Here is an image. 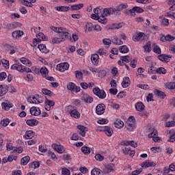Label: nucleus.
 <instances>
[{
	"label": "nucleus",
	"mask_w": 175,
	"mask_h": 175,
	"mask_svg": "<svg viewBox=\"0 0 175 175\" xmlns=\"http://www.w3.org/2000/svg\"><path fill=\"white\" fill-rule=\"evenodd\" d=\"M136 128V120L135 117L130 116L125 124V129L128 131V132H133V130Z\"/></svg>",
	"instance_id": "obj_1"
},
{
	"label": "nucleus",
	"mask_w": 175,
	"mask_h": 175,
	"mask_svg": "<svg viewBox=\"0 0 175 175\" xmlns=\"http://www.w3.org/2000/svg\"><path fill=\"white\" fill-rule=\"evenodd\" d=\"M24 35V31L21 30H15L12 33V36L14 40H18Z\"/></svg>",
	"instance_id": "obj_12"
},
{
	"label": "nucleus",
	"mask_w": 175,
	"mask_h": 175,
	"mask_svg": "<svg viewBox=\"0 0 175 175\" xmlns=\"http://www.w3.org/2000/svg\"><path fill=\"white\" fill-rule=\"evenodd\" d=\"M55 10H57V12H69V10H70V7H69V6H57L55 8Z\"/></svg>",
	"instance_id": "obj_27"
},
{
	"label": "nucleus",
	"mask_w": 175,
	"mask_h": 175,
	"mask_svg": "<svg viewBox=\"0 0 175 175\" xmlns=\"http://www.w3.org/2000/svg\"><path fill=\"white\" fill-rule=\"evenodd\" d=\"M164 87L167 90H175V81L174 82H167L164 84Z\"/></svg>",
	"instance_id": "obj_31"
},
{
	"label": "nucleus",
	"mask_w": 175,
	"mask_h": 175,
	"mask_svg": "<svg viewBox=\"0 0 175 175\" xmlns=\"http://www.w3.org/2000/svg\"><path fill=\"white\" fill-rule=\"evenodd\" d=\"M112 42L113 44H117L118 46L123 44L124 43L122 40H121V39H119L118 37H113V38L112 39Z\"/></svg>",
	"instance_id": "obj_44"
},
{
	"label": "nucleus",
	"mask_w": 175,
	"mask_h": 175,
	"mask_svg": "<svg viewBox=\"0 0 175 175\" xmlns=\"http://www.w3.org/2000/svg\"><path fill=\"white\" fill-rule=\"evenodd\" d=\"M104 13V16H111V14H114L115 16H118V14H117V8H105L103 10Z\"/></svg>",
	"instance_id": "obj_7"
},
{
	"label": "nucleus",
	"mask_w": 175,
	"mask_h": 175,
	"mask_svg": "<svg viewBox=\"0 0 175 175\" xmlns=\"http://www.w3.org/2000/svg\"><path fill=\"white\" fill-rule=\"evenodd\" d=\"M1 63L3 64L5 69H9V61L5 59H1Z\"/></svg>",
	"instance_id": "obj_57"
},
{
	"label": "nucleus",
	"mask_w": 175,
	"mask_h": 175,
	"mask_svg": "<svg viewBox=\"0 0 175 175\" xmlns=\"http://www.w3.org/2000/svg\"><path fill=\"white\" fill-rule=\"evenodd\" d=\"M62 175H70V171L68 168H62Z\"/></svg>",
	"instance_id": "obj_60"
},
{
	"label": "nucleus",
	"mask_w": 175,
	"mask_h": 175,
	"mask_svg": "<svg viewBox=\"0 0 175 175\" xmlns=\"http://www.w3.org/2000/svg\"><path fill=\"white\" fill-rule=\"evenodd\" d=\"M105 110L106 105H105V104H99L96 107V113L98 116H102V114H104Z\"/></svg>",
	"instance_id": "obj_8"
},
{
	"label": "nucleus",
	"mask_w": 175,
	"mask_h": 175,
	"mask_svg": "<svg viewBox=\"0 0 175 175\" xmlns=\"http://www.w3.org/2000/svg\"><path fill=\"white\" fill-rule=\"evenodd\" d=\"M131 150V147L129 146H126L122 149L123 153H124L125 155H129Z\"/></svg>",
	"instance_id": "obj_55"
},
{
	"label": "nucleus",
	"mask_w": 175,
	"mask_h": 175,
	"mask_svg": "<svg viewBox=\"0 0 175 175\" xmlns=\"http://www.w3.org/2000/svg\"><path fill=\"white\" fill-rule=\"evenodd\" d=\"M156 72L159 75H166V69H165V68L163 67H160L157 68Z\"/></svg>",
	"instance_id": "obj_53"
},
{
	"label": "nucleus",
	"mask_w": 175,
	"mask_h": 175,
	"mask_svg": "<svg viewBox=\"0 0 175 175\" xmlns=\"http://www.w3.org/2000/svg\"><path fill=\"white\" fill-rule=\"evenodd\" d=\"M26 124L29 125V126H36V125L39 124V121L36 119H29L26 121Z\"/></svg>",
	"instance_id": "obj_24"
},
{
	"label": "nucleus",
	"mask_w": 175,
	"mask_h": 175,
	"mask_svg": "<svg viewBox=\"0 0 175 175\" xmlns=\"http://www.w3.org/2000/svg\"><path fill=\"white\" fill-rule=\"evenodd\" d=\"M29 156H25V157L21 159V165L23 166H25L26 165H28V162H29Z\"/></svg>",
	"instance_id": "obj_47"
},
{
	"label": "nucleus",
	"mask_w": 175,
	"mask_h": 175,
	"mask_svg": "<svg viewBox=\"0 0 175 175\" xmlns=\"http://www.w3.org/2000/svg\"><path fill=\"white\" fill-rule=\"evenodd\" d=\"M38 48L39 49L40 51H41V53H49V51L46 47V45L43 44H39Z\"/></svg>",
	"instance_id": "obj_45"
},
{
	"label": "nucleus",
	"mask_w": 175,
	"mask_h": 175,
	"mask_svg": "<svg viewBox=\"0 0 175 175\" xmlns=\"http://www.w3.org/2000/svg\"><path fill=\"white\" fill-rule=\"evenodd\" d=\"M19 61L23 64V65H26V66H32V62H30L29 59H28L26 57H21L20 58Z\"/></svg>",
	"instance_id": "obj_25"
},
{
	"label": "nucleus",
	"mask_w": 175,
	"mask_h": 175,
	"mask_svg": "<svg viewBox=\"0 0 175 175\" xmlns=\"http://www.w3.org/2000/svg\"><path fill=\"white\" fill-rule=\"evenodd\" d=\"M81 152L85 154V155H89V154H91V148L88 146H83L81 148Z\"/></svg>",
	"instance_id": "obj_38"
},
{
	"label": "nucleus",
	"mask_w": 175,
	"mask_h": 175,
	"mask_svg": "<svg viewBox=\"0 0 175 175\" xmlns=\"http://www.w3.org/2000/svg\"><path fill=\"white\" fill-rule=\"evenodd\" d=\"M148 136L149 138L152 137L153 142H158L159 140V137L157 135V131H153V132L148 134Z\"/></svg>",
	"instance_id": "obj_32"
},
{
	"label": "nucleus",
	"mask_w": 175,
	"mask_h": 175,
	"mask_svg": "<svg viewBox=\"0 0 175 175\" xmlns=\"http://www.w3.org/2000/svg\"><path fill=\"white\" fill-rule=\"evenodd\" d=\"M114 125H115V127L118 128V129L121 128H124V122L120 119H118L114 122Z\"/></svg>",
	"instance_id": "obj_33"
},
{
	"label": "nucleus",
	"mask_w": 175,
	"mask_h": 175,
	"mask_svg": "<svg viewBox=\"0 0 175 175\" xmlns=\"http://www.w3.org/2000/svg\"><path fill=\"white\" fill-rule=\"evenodd\" d=\"M114 167H115L114 164L111 163L105 166L103 172L104 173H106V174L111 173V172L114 170Z\"/></svg>",
	"instance_id": "obj_19"
},
{
	"label": "nucleus",
	"mask_w": 175,
	"mask_h": 175,
	"mask_svg": "<svg viewBox=\"0 0 175 175\" xmlns=\"http://www.w3.org/2000/svg\"><path fill=\"white\" fill-rule=\"evenodd\" d=\"M56 69L59 72H65V70L69 69V64L68 62L60 63L57 65Z\"/></svg>",
	"instance_id": "obj_9"
},
{
	"label": "nucleus",
	"mask_w": 175,
	"mask_h": 175,
	"mask_svg": "<svg viewBox=\"0 0 175 175\" xmlns=\"http://www.w3.org/2000/svg\"><path fill=\"white\" fill-rule=\"evenodd\" d=\"M6 77H8V75H6V72H3L0 73V81H3V80H5V79H6Z\"/></svg>",
	"instance_id": "obj_64"
},
{
	"label": "nucleus",
	"mask_w": 175,
	"mask_h": 175,
	"mask_svg": "<svg viewBox=\"0 0 175 175\" xmlns=\"http://www.w3.org/2000/svg\"><path fill=\"white\" fill-rule=\"evenodd\" d=\"M35 2H36V0H23L22 3L25 6H27L28 8H32V6H33V4L32 3H35Z\"/></svg>",
	"instance_id": "obj_26"
},
{
	"label": "nucleus",
	"mask_w": 175,
	"mask_h": 175,
	"mask_svg": "<svg viewBox=\"0 0 175 175\" xmlns=\"http://www.w3.org/2000/svg\"><path fill=\"white\" fill-rule=\"evenodd\" d=\"M121 61H123V62H126V64H128V62H130V61H131L132 58L131 57H129V55H126V56H122L120 57Z\"/></svg>",
	"instance_id": "obj_52"
},
{
	"label": "nucleus",
	"mask_w": 175,
	"mask_h": 175,
	"mask_svg": "<svg viewBox=\"0 0 175 175\" xmlns=\"http://www.w3.org/2000/svg\"><path fill=\"white\" fill-rule=\"evenodd\" d=\"M124 9H128V3H121L116 7L118 16H120V12L124 10Z\"/></svg>",
	"instance_id": "obj_23"
},
{
	"label": "nucleus",
	"mask_w": 175,
	"mask_h": 175,
	"mask_svg": "<svg viewBox=\"0 0 175 175\" xmlns=\"http://www.w3.org/2000/svg\"><path fill=\"white\" fill-rule=\"evenodd\" d=\"M94 157L98 162H102V161L105 159V157L102 156L100 154H96Z\"/></svg>",
	"instance_id": "obj_54"
},
{
	"label": "nucleus",
	"mask_w": 175,
	"mask_h": 175,
	"mask_svg": "<svg viewBox=\"0 0 175 175\" xmlns=\"http://www.w3.org/2000/svg\"><path fill=\"white\" fill-rule=\"evenodd\" d=\"M144 49L145 50V53H150V51H151V42H146V44L144 46Z\"/></svg>",
	"instance_id": "obj_50"
},
{
	"label": "nucleus",
	"mask_w": 175,
	"mask_h": 175,
	"mask_svg": "<svg viewBox=\"0 0 175 175\" xmlns=\"http://www.w3.org/2000/svg\"><path fill=\"white\" fill-rule=\"evenodd\" d=\"M8 92L6 86L0 85V96H3Z\"/></svg>",
	"instance_id": "obj_49"
},
{
	"label": "nucleus",
	"mask_w": 175,
	"mask_h": 175,
	"mask_svg": "<svg viewBox=\"0 0 175 175\" xmlns=\"http://www.w3.org/2000/svg\"><path fill=\"white\" fill-rule=\"evenodd\" d=\"M93 94L100 99H105L106 98V92L103 90H100L99 88H94L93 89Z\"/></svg>",
	"instance_id": "obj_5"
},
{
	"label": "nucleus",
	"mask_w": 175,
	"mask_h": 175,
	"mask_svg": "<svg viewBox=\"0 0 175 175\" xmlns=\"http://www.w3.org/2000/svg\"><path fill=\"white\" fill-rule=\"evenodd\" d=\"M153 51L156 54H161V48L157 45H154Z\"/></svg>",
	"instance_id": "obj_56"
},
{
	"label": "nucleus",
	"mask_w": 175,
	"mask_h": 175,
	"mask_svg": "<svg viewBox=\"0 0 175 175\" xmlns=\"http://www.w3.org/2000/svg\"><path fill=\"white\" fill-rule=\"evenodd\" d=\"M170 138L168 139V142H170L171 143H173V142H175V132L174 130H170Z\"/></svg>",
	"instance_id": "obj_46"
},
{
	"label": "nucleus",
	"mask_w": 175,
	"mask_h": 175,
	"mask_svg": "<svg viewBox=\"0 0 175 175\" xmlns=\"http://www.w3.org/2000/svg\"><path fill=\"white\" fill-rule=\"evenodd\" d=\"M135 107L137 111H143L144 110L145 106H144V104H143V103L138 102V103H135Z\"/></svg>",
	"instance_id": "obj_28"
},
{
	"label": "nucleus",
	"mask_w": 175,
	"mask_h": 175,
	"mask_svg": "<svg viewBox=\"0 0 175 175\" xmlns=\"http://www.w3.org/2000/svg\"><path fill=\"white\" fill-rule=\"evenodd\" d=\"M50 28L52 31H54V32L61 33V36H64V38H70L69 33H68V31H65V30L62 27L58 28L54 26H51Z\"/></svg>",
	"instance_id": "obj_3"
},
{
	"label": "nucleus",
	"mask_w": 175,
	"mask_h": 175,
	"mask_svg": "<svg viewBox=\"0 0 175 175\" xmlns=\"http://www.w3.org/2000/svg\"><path fill=\"white\" fill-rule=\"evenodd\" d=\"M98 23H101V24H106L107 23V18L105 17L104 14H101L98 18L97 19Z\"/></svg>",
	"instance_id": "obj_36"
},
{
	"label": "nucleus",
	"mask_w": 175,
	"mask_h": 175,
	"mask_svg": "<svg viewBox=\"0 0 175 175\" xmlns=\"http://www.w3.org/2000/svg\"><path fill=\"white\" fill-rule=\"evenodd\" d=\"M82 100H83L85 103H92V102H94V98L90 96V95L85 94L83 95Z\"/></svg>",
	"instance_id": "obj_22"
},
{
	"label": "nucleus",
	"mask_w": 175,
	"mask_h": 175,
	"mask_svg": "<svg viewBox=\"0 0 175 175\" xmlns=\"http://www.w3.org/2000/svg\"><path fill=\"white\" fill-rule=\"evenodd\" d=\"M130 13H133V12H136V13H143L144 10L140 7H134L132 10H129Z\"/></svg>",
	"instance_id": "obj_48"
},
{
	"label": "nucleus",
	"mask_w": 175,
	"mask_h": 175,
	"mask_svg": "<svg viewBox=\"0 0 175 175\" xmlns=\"http://www.w3.org/2000/svg\"><path fill=\"white\" fill-rule=\"evenodd\" d=\"M91 61L93 65L97 66V65L99 64V55L96 53L92 55Z\"/></svg>",
	"instance_id": "obj_21"
},
{
	"label": "nucleus",
	"mask_w": 175,
	"mask_h": 175,
	"mask_svg": "<svg viewBox=\"0 0 175 175\" xmlns=\"http://www.w3.org/2000/svg\"><path fill=\"white\" fill-rule=\"evenodd\" d=\"M67 90L68 91H71L72 94H77V92H80V87L76 85V84L73 82H70L67 84Z\"/></svg>",
	"instance_id": "obj_4"
},
{
	"label": "nucleus",
	"mask_w": 175,
	"mask_h": 175,
	"mask_svg": "<svg viewBox=\"0 0 175 175\" xmlns=\"http://www.w3.org/2000/svg\"><path fill=\"white\" fill-rule=\"evenodd\" d=\"M103 132L108 136L109 137H111L113 136V133H114V131H113V129L110 126H105L103 129Z\"/></svg>",
	"instance_id": "obj_20"
},
{
	"label": "nucleus",
	"mask_w": 175,
	"mask_h": 175,
	"mask_svg": "<svg viewBox=\"0 0 175 175\" xmlns=\"http://www.w3.org/2000/svg\"><path fill=\"white\" fill-rule=\"evenodd\" d=\"M75 73L77 79H79V80H81V79H83V72L77 70L75 72Z\"/></svg>",
	"instance_id": "obj_58"
},
{
	"label": "nucleus",
	"mask_w": 175,
	"mask_h": 175,
	"mask_svg": "<svg viewBox=\"0 0 175 175\" xmlns=\"http://www.w3.org/2000/svg\"><path fill=\"white\" fill-rule=\"evenodd\" d=\"M133 42H143L146 39V33L143 32L135 33L132 38Z\"/></svg>",
	"instance_id": "obj_6"
},
{
	"label": "nucleus",
	"mask_w": 175,
	"mask_h": 175,
	"mask_svg": "<svg viewBox=\"0 0 175 175\" xmlns=\"http://www.w3.org/2000/svg\"><path fill=\"white\" fill-rule=\"evenodd\" d=\"M155 70H157V68L155 67H153L152 66H151L148 68V73H149V75H154V72H155Z\"/></svg>",
	"instance_id": "obj_63"
},
{
	"label": "nucleus",
	"mask_w": 175,
	"mask_h": 175,
	"mask_svg": "<svg viewBox=\"0 0 175 175\" xmlns=\"http://www.w3.org/2000/svg\"><path fill=\"white\" fill-rule=\"evenodd\" d=\"M84 8L83 3H79L78 5H71V10H80L81 9H83Z\"/></svg>",
	"instance_id": "obj_42"
},
{
	"label": "nucleus",
	"mask_w": 175,
	"mask_h": 175,
	"mask_svg": "<svg viewBox=\"0 0 175 175\" xmlns=\"http://www.w3.org/2000/svg\"><path fill=\"white\" fill-rule=\"evenodd\" d=\"M9 124H10V119L9 118H4L0 122V124L1 125V126H3L4 128L8 126Z\"/></svg>",
	"instance_id": "obj_43"
},
{
	"label": "nucleus",
	"mask_w": 175,
	"mask_h": 175,
	"mask_svg": "<svg viewBox=\"0 0 175 175\" xmlns=\"http://www.w3.org/2000/svg\"><path fill=\"white\" fill-rule=\"evenodd\" d=\"M42 92L44 95H49V96H51V94H53L51 90L47 89H42Z\"/></svg>",
	"instance_id": "obj_59"
},
{
	"label": "nucleus",
	"mask_w": 175,
	"mask_h": 175,
	"mask_svg": "<svg viewBox=\"0 0 175 175\" xmlns=\"http://www.w3.org/2000/svg\"><path fill=\"white\" fill-rule=\"evenodd\" d=\"M85 27H86V29L89 32H91V31H92V28H94V25H92V23H87Z\"/></svg>",
	"instance_id": "obj_62"
},
{
	"label": "nucleus",
	"mask_w": 175,
	"mask_h": 175,
	"mask_svg": "<svg viewBox=\"0 0 175 175\" xmlns=\"http://www.w3.org/2000/svg\"><path fill=\"white\" fill-rule=\"evenodd\" d=\"M129 84H131V81L129 80V77H124L122 82V87H123V88H126L127 87H129Z\"/></svg>",
	"instance_id": "obj_29"
},
{
	"label": "nucleus",
	"mask_w": 175,
	"mask_h": 175,
	"mask_svg": "<svg viewBox=\"0 0 175 175\" xmlns=\"http://www.w3.org/2000/svg\"><path fill=\"white\" fill-rule=\"evenodd\" d=\"M78 133L81 135L83 137H85V133L86 132H88V128L83 126V125H78Z\"/></svg>",
	"instance_id": "obj_11"
},
{
	"label": "nucleus",
	"mask_w": 175,
	"mask_h": 175,
	"mask_svg": "<svg viewBox=\"0 0 175 175\" xmlns=\"http://www.w3.org/2000/svg\"><path fill=\"white\" fill-rule=\"evenodd\" d=\"M52 147L59 154H62L65 151V148H64V146L62 145H58L57 144H52Z\"/></svg>",
	"instance_id": "obj_15"
},
{
	"label": "nucleus",
	"mask_w": 175,
	"mask_h": 175,
	"mask_svg": "<svg viewBox=\"0 0 175 175\" xmlns=\"http://www.w3.org/2000/svg\"><path fill=\"white\" fill-rule=\"evenodd\" d=\"M1 107L4 110H10L13 107V104L8 103H1Z\"/></svg>",
	"instance_id": "obj_37"
},
{
	"label": "nucleus",
	"mask_w": 175,
	"mask_h": 175,
	"mask_svg": "<svg viewBox=\"0 0 175 175\" xmlns=\"http://www.w3.org/2000/svg\"><path fill=\"white\" fill-rule=\"evenodd\" d=\"M119 51L122 54H126L129 51V48L126 45L120 46L119 48Z\"/></svg>",
	"instance_id": "obj_40"
},
{
	"label": "nucleus",
	"mask_w": 175,
	"mask_h": 175,
	"mask_svg": "<svg viewBox=\"0 0 175 175\" xmlns=\"http://www.w3.org/2000/svg\"><path fill=\"white\" fill-rule=\"evenodd\" d=\"M98 55H109V53H107V51H106L105 49H100L98 51Z\"/></svg>",
	"instance_id": "obj_51"
},
{
	"label": "nucleus",
	"mask_w": 175,
	"mask_h": 175,
	"mask_svg": "<svg viewBox=\"0 0 175 175\" xmlns=\"http://www.w3.org/2000/svg\"><path fill=\"white\" fill-rule=\"evenodd\" d=\"M21 24L20 23L17 22H12L11 23H8L6 25L7 29H16V28H18V27H21Z\"/></svg>",
	"instance_id": "obj_17"
},
{
	"label": "nucleus",
	"mask_w": 175,
	"mask_h": 175,
	"mask_svg": "<svg viewBox=\"0 0 175 175\" xmlns=\"http://www.w3.org/2000/svg\"><path fill=\"white\" fill-rule=\"evenodd\" d=\"M55 103L53 100H50L49 99H46L45 101V109L47 111H50L51 110V107L55 106Z\"/></svg>",
	"instance_id": "obj_18"
},
{
	"label": "nucleus",
	"mask_w": 175,
	"mask_h": 175,
	"mask_svg": "<svg viewBox=\"0 0 175 175\" xmlns=\"http://www.w3.org/2000/svg\"><path fill=\"white\" fill-rule=\"evenodd\" d=\"M40 72L43 77H47L49 76V70L46 67L41 68Z\"/></svg>",
	"instance_id": "obj_35"
},
{
	"label": "nucleus",
	"mask_w": 175,
	"mask_h": 175,
	"mask_svg": "<svg viewBox=\"0 0 175 175\" xmlns=\"http://www.w3.org/2000/svg\"><path fill=\"white\" fill-rule=\"evenodd\" d=\"M157 165L154 161H150V160H146L145 162H143L142 163V167H145L147 169V167H154Z\"/></svg>",
	"instance_id": "obj_16"
},
{
	"label": "nucleus",
	"mask_w": 175,
	"mask_h": 175,
	"mask_svg": "<svg viewBox=\"0 0 175 175\" xmlns=\"http://www.w3.org/2000/svg\"><path fill=\"white\" fill-rule=\"evenodd\" d=\"M154 92V94L157 96H159L161 99H165L166 98V94H165V92L161 90H155Z\"/></svg>",
	"instance_id": "obj_30"
},
{
	"label": "nucleus",
	"mask_w": 175,
	"mask_h": 175,
	"mask_svg": "<svg viewBox=\"0 0 175 175\" xmlns=\"http://www.w3.org/2000/svg\"><path fill=\"white\" fill-rule=\"evenodd\" d=\"M70 38H65V36H62L61 38L54 37V38H52L51 43L53 44H58L61 43L62 42H65V40H66V39H70ZM70 39H71V38H70Z\"/></svg>",
	"instance_id": "obj_10"
},
{
	"label": "nucleus",
	"mask_w": 175,
	"mask_h": 175,
	"mask_svg": "<svg viewBox=\"0 0 175 175\" xmlns=\"http://www.w3.org/2000/svg\"><path fill=\"white\" fill-rule=\"evenodd\" d=\"M23 68L24 66L20 63L14 64L11 66L12 70H18V72H21V73H24V70H23Z\"/></svg>",
	"instance_id": "obj_13"
},
{
	"label": "nucleus",
	"mask_w": 175,
	"mask_h": 175,
	"mask_svg": "<svg viewBox=\"0 0 175 175\" xmlns=\"http://www.w3.org/2000/svg\"><path fill=\"white\" fill-rule=\"evenodd\" d=\"M41 113L42 111H40V109H39V107H32L30 108V114H31L32 116L38 117V116H40Z\"/></svg>",
	"instance_id": "obj_14"
},
{
	"label": "nucleus",
	"mask_w": 175,
	"mask_h": 175,
	"mask_svg": "<svg viewBox=\"0 0 175 175\" xmlns=\"http://www.w3.org/2000/svg\"><path fill=\"white\" fill-rule=\"evenodd\" d=\"M35 136V133L32 131H27L25 134V139H32Z\"/></svg>",
	"instance_id": "obj_39"
},
{
	"label": "nucleus",
	"mask_w": 175,
	"mask_h": 175,
	"mask_svg": "<svg viewBox=\"0 0 175 175\" xmlns=\"http://www.w3.org/2000/svg\"><path fill=\"white\" fill-rule=\"evenodd\" d=\"M92 175H103V172L99 168H94L91 172Z\"/></svg>",
	"instance_id": "obj_41"
},
{
	"label": "nucleus",
	"mask_w": 175,
	"mask_h": 175,
	"mask_svg": "<svg viewBox=\"0 0 175 175\" xmlns=\"http://www.w3.org/2000/svg\"><path fill=\"white\" fill-rule=\"evenodd\" d=\"M29 103H32L33 105H39L44 102V98L40 96L38 94H36L33 96H30L27 98Z\"/></svg>",
	"instance_id": "obj_2"
},
{
	"label": "nucleus",
	"mask_w": 175,
	"mask_h": 175,
	"mask_svg": "<svg viewBox=\"0 0 175 175\" xmlns=\"http://www.w3.org/2000/svg\"><path fill=\"white\" fill-rule=\"evenodd\" d=\"M94 14L100 16V14H103L102 10H100L99 8H96L94 10Z\"/></svg>",
	"instance_id": "obj_61"
},
{
	"label": "nucleus",
	"mask_w": 175,
	"mask_h": 175,
	"mask_svg": "<svg viewBox=\"0 0 175 175\" xmlns=\"http://www.w3.org/2000/svg\"><path fill=\"white\" fill-rule=\"evenodd\" d=\"M70 114L73 118H80V112H79L77 109L72 110Z\"/></svg>",
	"instance_id": "obj_34"
}]
</instances>
